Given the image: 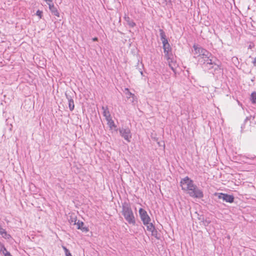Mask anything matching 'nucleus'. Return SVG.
<instances>
[{"mask_svg":"<svg viewBox=\"0 0 256 256\" xmlns=\"http://www.w3.org/2000/svg\"><path fill=\"white\" fill-rule=\"evenodd\" d=\"M74 222V224H76L77 226V228L78 230H80L83 232H88L89 230L88 227L84 226V223L82 222H81L80 220H78L76 222V220H75L74 221H73V220H72V222Z\"/></svg>","mask_w":256,"mask_h":256,"instance_id":"obj_11","label":"nucleus"},{"mask_svg":"<svg viewBox=\"0 0 256 256\" xmlns=\"http://www.w3.org/2000/svg\"><path fill=\"white\" fill-rule=\"evenodd\" d=\"M124 90L126 92V95L127 98H130V96L134 97V94L130 92L128 88H125Z\"/></svg>","mask_w":256,"mask_h":256,"instance_id":"obj_20","label":"nucleus"},{"mask_svg":"<svg viewBox=\"0 0 256 256\" xmlns=\"http://www.w3.org/2000/svg\"><path fill=\"white\" fill-rule=\"evenodd\" d=\"M42 12L39 10H38L37 12H36V14L38 16H40V18L41 17V15H42Z\"/></svg>","mask_w":256,"mask_h":256,"instance_id":"obj_23","label":"nucleus"},{"mask_svg":"<svg viewBox=\"0 0 256 256\" xmlns=\"http://www.w3.org/2000/svg\"><path fill=\"white\" fill-rule=\"evenodd\" d=\"M92 40L93 41H97L98 40V38H92Z\"/></svg>","mask_w":256,"mask_h":256,"instance_id":"obj_27","label":"nucleus"},{"mask_svg":"<svg viewBox=\"0 0 256 256\" xmlns=\"http://www.w3.org/2000/svg\"><path fill=\"white\" fill-rule=\"evenodd\" d=\"M139 72L140 73L141 75L142 76L143 75V72H142V70L141 69H140Z\"/></svg>","mask_w":256,"mask_h":256,"instance_id":"obj_26","label":"nucleus"},{"mask_svg":"<svg viewBox=\"0 0 256 256\" xmlns=\"http://www.w3.org/2000/svg\"><path fill=\"white\" fill-rule=\"evenodd\" d=\"M48 4L49 6V8L52 12V13L54 14V16L59 17L60 16V14L56 8V7L54 6L53 4H50V3H48Z\"/></svg>","mask_w":256,"mask_h":256,"instance_id":"obj_13","label":"nucleus"},{"mask_svg":"<svg viewBox=\"0 0 256 256\" xmlns=\"http://www.w3.org/2000/svg\"><path fill=\"white\" fill-rule=\"evenodd\" d=\"M252 63L254 64V66H256V58H255L254 59V60L252 62Z\"/></svg>","mask_w":256,"mask_h":256,"instance_id":"obj_24","label":"nucleus"},{"mask_svg":"<svg viewBox=\"0 0 256 256\" xmlns=\"http://www.w3.org/2000/svg\"><path fill=\"white\" fill-rule=\"evenodd\" d=\"M4 256H12L10 252H6Z\"/></svg>","mask_w":256,"mask_h":256,"instance_id":"obj_25","label":"nucleus"},{"mask_svg":"<svg viewBox=\"0 0 256 256\" xmlns=\"http://www.w3.org/2000/svg\"><path fill=\"white\" fill-rule=\"evenodd\" d=\"M138 212L140 219L144 224H148L150 221V218L147 212L142 208H140Z\"/></svg>","mask_w":256,"mask_h":256,"instance_id":"obj_8","label":"nucleus"},{"mask_svg":"<svg viewBox=\"0 0 256 256\" xmlns=\"http://www.w3.org/2000/svg\"><path fill=\"white\" fill-rule=\"evenodd\" d=\"M62 248L64 251L66 256H72L68 250L65 246H62Z\"/></svg>","mask_w":256,"mask_h":256,"instance_id":"obj_21","label":"nucleus"},{"mask_svg":"<svg viewBox=\"0 0 256 256\" xmlns=\"http://www.w3.org/2000/svg\"><path fill=\"white\" fill-rule=\"evenodd\" d=\"M164 58H166L169 66L170 68L174 72V67L176 65V62L174 60V56L172 51L164 52Z\"/></svg>","mask_w":256,"mask_h":256,"instance_id":"obj_7","label":"nucleus"},{"mask_svg":"<svg viewBox=\"0 0 256 256\" xmlns=\"http://www.w3.org/2000/svg\"><path fill=\"white\" fill-rule=\"evenodd\" d=\"M0 234L6 239H9L10 238V236L2 227L0 228Z\"/></svg>","mask_w":256,"mask_h":256,"instance_id":"obj_16","label":"nucleus"},{"mask_svg":"<svg viewBox=\"0 0 256 256\" xmlns=\"http://www.w3.org/2000/svg\"><path fill=\"white\" fill-rule=\"evenodd\" d=\"M122 214L126 220L129 224H135V217L130 204L128 202H124L122 203Z\"/></svg>","mask_w":256,"mask_h":256,"instance_id":"obj_2","label":"nucleus"},{"mask_svg":"<svg viewBox=\"0 0 256 256\" xmlns=\"http://www.w3.org/2000/svg\"><path fill=\"white\" fill-rule=\"evenodd\" d=\"M65 94L68 100L69 109L70 111H72L74 108V104L73 100L74 93L71 91H66Z\"/></svg>","mask_w":256,"mask_h":256,"instance_id":"obj_9","label":"nucleus"},{"mask_svg":"<svg viewBox=\"0 0 256 256\" xmlns=\"http://www.w3.org/2000/svg\"><path fill=\"white\" fill-rule=\"evenodd\" d=\"M218 198L220 199H222L224 201L230 203L232 202L234 200V197L233 196L226 194L219 193L218 194Z\"/></svg>","mask_w":256,"mask_h":256,"instance_id":"obj_10","label":"nucleus"},{"mask_svg":"<svg viewBox=\"0 0 256 256\" xmlns=\"http://www.w3.org/2000/svg\"><path fill=\"white\" fill-rule=\"evenodd\" d=\"M120 135L128 142H130L132 138V134L128 128H119Z\"/></svg>","mask_w":256,"mask_h":256,"instance_id":"obj_6","label":"nucleus"},{"mask_svg":"<svg viewBox=\"0 0 256 256\" xmlns=\"http://www.w3.org/2000/svg\"><path fill=\"white\" fill-rule=\"evenodd\" d=\"M124 20L130 27L132 28L136 26V24L128 16H125Z\"/></svg>","mask_w":256,"mask_h":256,"instance_id":"obj_17","label":"nucleus"},{"mask_svg":"<svg viewBox=\"0 0 256 256\" xmlns=\"http://www.w3.org/2000/svg\"><path fill=\"white\" fill-rule=\"evenodd\" d=\"M111 130H117L116 126L115 125L114 120H112V118L106 120Z\"/></svg>","mask_w":256,"mask_h":256,"instance_id":"obj_15","label":"nucleus"},{"mask_svg":"<svg viewBox=\"0 0 256 256\" xmlns=\"http://www.w3.org/2000/svg\"><path fill=\"white\" fill-rule=\"evenodd\" d=\"M250 99L252 104H256V92H254L251 94Z\"/></svg>","mask_w":256,"mask_h":256,"instance_id":"obj_18","label":"nucleus"},{"mask_svg":"<svg viewBox=\"0 0 256 256\" xmlns=\"http://www.w3.org/2000/svg\"><path fill=\"white\" fill-rule=\"evenodd\" d=\"M146 228L147 230L150 232H151L152 236H156L157 234V231L155 228L154 226L153 225L152 223H150L148 224H146Z\"/></svg>","mask_w":256,"mask_h":256,"instance_id":"obj_12","label":"nucleus"},{"mask_svg":"<svg viewBox=\"0 0 256 256\" xmlns=\"http://www.w3.org/2000/svg\"><path fill=\"white\" fill-rule=\"evenodd\" d=\"M187 192L190 196L192 198H200L204 196L202 190L199 189L195 184H194V188H190Z\"/></svg>","mask_w":256,"mask_h":256,"instance_id":"obj_5","label":"nucleus"},{"mask_svg":"<svg viewBox=\"0 0 256 256\" xmlns=\"http://www.w3.org/2000/svg\"><path fill=\"white\" fill-rule=\"evenodd\" d=\"M254 46V44H253V43H250V45L248 46V48H249V49H251V48H253Z\"/></svg>","mask_w":256,"mask_h":256,"instance_id":"obj_22","label":"nucleus"},{"mask_svg":"<svg viewBox=\"0 0 256 256\" xmlns=\"http://www.w3.org/2000/svg\"><path fill=\"white\" fill-rule=\"evenodd\" d=\"M102 110H103V116L105 117L106 120L111 118L110 114V113L108 107L107 106H102Z\"/></svg>","mask_w":256,"mask_h":256,"instance_id":"obj_14","label":"nucleus"},{"mask_svg":"<svg viewBox=\"0 0 256 256\" xmlns=\"http://www.w3.org/2000/svg\"><path fill=\"white\" fill-rule=\"evenodd\" d=\"M46 2H52V0H44Z\"/></svg>","mask_w":256,"mask_h":256,"instance_id":"obj_28","label":"nucleus"},{"mask_svg":"<svg viewBox=\"0 0 256 256\" xmlns=\"http://www.w3.org/2000/svg\"><path fill=\"white\" fill-rule=\"evenodd\" d=\"M160 35L162 41L164 52L172 51V48L166 38L165 32L162 29H160Z\"/></svg>","mask_w":256,"mask_h":256,"instance_id":"obj_4","label":"nucleus"},{"mask_svg":"<svg viewBox=\"0 0 256 256\" xmlns=\"http://www.w3.org/2000/svg\"><path fill=\"white\" fill-rule=\"evenodd\" d=\"M245 158L246 160H250L252 161L256 160V156H248L245 157ZM246 162L249 163V164H252V162H250L248 160L246 161Z\"/></svg>","mask_w":256,"mask_h":256,"instance_id":"obj_19","label":"nucleus"},{"mask_svg":"<svg viewBox=\"0 0 256 256\" xmlns=\"http://www.w3.org/2000/svg\"><path fill=\"white\" fill-rule=\"evenodd\" d=\"M180 186L184 191L188 192L190 188H194V184L193 181L188 176H186L182 178L180 182Z\"/></svg>","mask_w":256,"mask_h":256,"instance_id":"obj_3","label":"nucleus"},{"mask_svg":"<svg viewBox=\"0 0 256 256\" xmlns=\"http://www.w3.org/2000/svg\"><path fill=\"white\" fill-rule=\"evenodd\" d=\"M194 57L198 58V61L204 66V68L208 70L214 68V71L219 68L218 65L214 64L210 58L212 54L206 49L194 44Z\"/></svg>","mask_w":256,"mask_h":256,"instance_id":"obj_1","label":"nucleus"}]
</instances>
